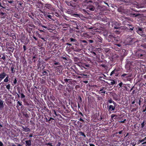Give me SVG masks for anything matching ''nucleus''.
Returning a JSON list of instances; mask_svg holds the SVG:
<instances>
[{"label":"nucleus","instance_id":"f257e3e1","mask_svg":"<svg viewBox=\"0 0 146 146\" xmlns=\"http://www.w3.org/2000/svg\"><path fill=\"white\" fill-rule=\"evenodd\" d=\"M74 71L75 73L77 75L74 74V78L75 79L77 80H74V86L76 85L75 87V90L77 91L80 88V86L79 85V83H81V81L80 80V78H81V75L80 74V72L75 71L74 69Z\"/></svg>","mask_w":146,"mask_h":146},{"label":"nucleus","instance_id":"f03ea898","mask_svg":"<svg viewBox=\"0 0 146 146\" xmlns=\"http://www.w3.org/2000/svg\"><path fill=\"white\" fill-rule=\"evenodd\" d=\"M75 64L76 65H74V66L76 70V71L77 72H79L77 70L76 68L78 69V68L76 67L77 66L79 69H81L80 68H83L85 69H88L90 68V65L89 64L86 63H82L81 62H78V64H76V63H75ZM76 71V70H75Z\"/></svg>","mask_w":146,"mask_h":146},{"label":"nucleus","instance_id":"7ed1b4c3","mask_svg":"<svg viewBox=\"0 0 146 146\" xmlns=\"http://www.w3.org/2000/svg\"><path fill=\"white\" fill-rule=\"evenodd\" d=\"M135 55L137 57L141 59L145 57V54L143 50H140L136 52Z\"/></svg>","mask_w":146,"mask_h":146},{"label":"nucleus","instance_id":"20e7f679","mask_svg":"<svg viewBox=\"0 0 146 146\" xmlns=\"http://www.w3.org/2000/svg\"><path fill=\"white\" fill-rule=\"evenodd\" d=\"M79 121V120H74V127L77 130H80V129L82 127L83 124Z\"/></svg>","mask_w":146,"mask_h":146},{"label":"nucleus","instance_id":"39448f33","mask_svg":"<svg viewBox=\"0 0 146 146\" xmlns=\"http://www.w3.org/2000/svg\"><path fill=\"white\" fill-rule=\"evenodd\" d=\"M83 115L81 112H77L75 114L74 116V119H77L78 120H79L80 121L83 122L84 120L82 119Z\"/></svg>","mask_w":146,"mask_h":146},{"label":"nucleus","instance_id":"423d86ee","mask_svg":"<svg viewBox=\"0 0 146 146\" xmlns=\"http://www.w3.org/2000/svg\"><path fill=\"white\" fill-rule=\"evenodd\" d=\"M107 38L109 42H112L117 41L115 35L113 34L109 35L108 36Z\"/></svg>","mask_w":146,"mask_h":146},{"label":"nucleus","instance_id":"0eeeda50","mask_svg":"<svg viewBox=\"0 0 146 146\" xmlns=\"http://www.w3.org/2000/svg\"><path fill=\"white\" fill-rule=\"evenodd\" d=\"M119 71L120 68H115L111 72L110 75L112 76L113 74H115V76H119Z\"/></svg>","mask_w":146,"mask_h":146},{"label":"nucleus","instance_id":"6e6552de","mask_svg":"<svg viewBox=\"0 0 146 146\" xmlns=\"http://www.w3.org/2000/svg\"><path fill=\"white\" fill-rule=\"evenodd\" d=\"M111 25L113 28L114 29H118L120 28L121 24L115 21L111 22Z\"/></svg>","mask_w":146,"mask_h":146},{"label":"nucleus","instance_id":"1a4fd4ad","mask_svg":"<svg viewBox=\"0 0 146 146\" xmlns=\"http://www.w3.org/2000/svg\"><path fill=\"white\" fill-rule=\"evenodd\" d=\"M79 43L76 40L74 39V50L76 51H79L80 49L78 48Z\"/></svg>","mask_w":146,"mask_h":146},{"label":"nucleus","instance_id":"9d476101","mask_svg":"<svg viewBox=\"0 0 146 146\" xmlns=\"http://www.w3.org/2000/svg\"><path fill=\"white\" fill-rule=\"evenodd\" d=\"M107 89L105 87H102L100 88V89L98 92L99 94H101V95L103 96H105V94L106 92V90Z\"/></svg>","mask_w":146,"mask_h":146},{"label":"nucleus","instance_id":"9b49d317","mask_svg":"<svg viewBox=\"0 0 146 146\" xmlns=\"http://www.w3.org/2000/svg\"><path fill=\"white\" fill-rule=\"evenodd\" d=\"M79 27L78 26L76 21H74V29H76L78 30H75V29H74V33H75V31L76 32H78V33L80 32V31H79Z\"/></svg>","mask_w":146,"mask_h":146},{"label":"nucleus","instance_id":"f8f14e48","mask_svg":"<svg viewBox=\"0 0 146 146\" xmlns=\"http://www.w3.org/2000/svg\"><path fill=\"white\" fill-rule=\"evenodd\" d=\"M135 39L134 38H132L131 36H128L127 38V41L128 44H132Z\"/></svg>","mask_w":146,"mask_h":146},{"label":"nucleus","instance_id":"ddd939ff","mask_svg":"<svg viewBox=\"0 0 146 146\" xmlns=\"http://www.w3.org/2000/svg\"><path fill=\"white\" fill-rule=\"evenodd\" d=\"M111 95L113 100L116 101H118L120 100V98L119 96H118L116 94L113 93Z\"/></svg>","mask_w":146,"mask_h":146},{"label":"nucleus","instance_id":"4468645a","mask_svg":"<svg viewBox=\"0 0 146 146\" xmlns=\"http://www.w3.org/2000/svg\"><path fill=\"white\" fill-rule=\"evenodd\" d=\"M88 3L86 5V9L87 11H94V7L92 5H87Z\"/></svg>","mask_w":146,"mask_h":146},{"label":"nucleus","instance_id":"2eb2a0df","mask_svg":"<svg viewBox=\"0 0 146 146\" xmlns=\"http://www.w3.org/2000/svg\"><path fill=\"white\" fill-rule=\"evenodd\" d=\"M119 106V105L117 104H116V105H115V106L114 105H113V106L110 105L109 106V108L108 109V110L109 111H114L115 110V108L116 109L117 108V106Z\"/></svg>","mask_w":146,"mask_h":146},{"label":"nucleus","instance_id":"dca6fc26","mask_svg":"<svg viewBox=\"0 0 146 146\" xmlns=\"http://www.w3.org/2000/svg\"><path fill=\"white\" fill-rule=\"evenodd\" d=\"M137 33L141 35V36L143 35V28L141 27H139L138 28V30L137 31Z\"/></svg>","mask_w":146,"mask_h":146},{"label":"nucleus","instance_id":"f3484780","mask_svg":"<svg viewBox=\"0 0 146 146\" xmlns=\"http://www.w3.org/2000/svg\"><path fill=\"white\" fill-rule=\"evenodd\" d=\"M121 78H128L131 77V75L128 74H123L121 75Z\"/></svg>","mask_w":146,"mask_h":146},{"label":"nucleus","instance_id":"a211bd4d","mask_svg":"<svg viewBox=\"0 0 146 146\" xmlns=\"http://www.w3.org/2000/svg\"><path fill=\"white\" fill-rule=\"evenodd\" d=\"M99 119V117L98 115L96 114L93 117V120L94 122H97Z\"/></svg>","mask_w":146,"mask_h":146},{"label":"nucleus","instance_id":"6ab92c4d","mask_svg":"<svg viewBox=\"0 0 146 146\" xmlns=\"http://www.w3.org/2000/svg\"><path fill=\"white\" fill-rule=\"evenodd\" d=\"M6 75V74L4 72H3L0 74V82L4 78Z\"/></svg>","mask_w":146,"mask_h":146},{"label":"nucleus","instance_id":"aec40b11","mask_svg":"<svg viewBox=\"0 0 146 146\" xmlns=\"http://www.w3.org/2000/svg\"><path fill=\"white\" fill-rule=\"evenodd\" d=\"M105 82L107 83L109 85H113L115 83V81L114 80H111V81H110L109 82Z\"/></svg>","mask_w":146,"mask_h":146},{"label":"nucleus","instance_id":"412c9836","mask_svg":"<svg viewBox=\"0 0 146 146\" xmlns=\"http://www.w3.org/2000/svg\"><path fill=\"white\" fill-rule=\"evenodd\" d=\"M78 135H80L81 136V137H82L83 138H84L85 137H86V135L84 134V133L80 131L78 133Z\"/></svg>","mask_w":146,"mask_h":146},{"label":"nucleus","instance_id":"4be33fe9","mask_svg":"<svg viewBox=\"0 0 146 146\" xmlns=\"http://www.w3.org/2000/svg\"><path fill=\"white\" fill-rule=\"evenodd\" d=\"M45 7L49 9H51L52 10H54L53 8H52V9H51V5L50 4H45Z\"/></svg>","mask_w":146,"mask_h":146},{"label":"nucleus","instance_id":"5701e85b","mask_svg":"<svg viewBox=\"0 0 146 146\" xmlns=\"http://www.w3.org/2000/svg\"><path fill=\"white\" fill-rule=\"evenodd\" d=\"M117 116L116 115L114 114H112L111 115V119L113 120H114L113 119H116L117 118Z\"/></svg>","mask_w":146,"mask_h":146},{"label":"nucleus","instance_id":"b1692460","mask_svg":"<svg viewBox=\"0 0 146 146\" xmlns=\"http://www.w3.org/2000/svg\"><path fill=\"white\" fill-rule=\"evenodd\" d=\"M108 102L110 103H113L115 106L116 105V103L113 101L111 98H109L108 100Z\"/></svg>","mask_w":146,"mask_h":146},{"label":"nucleus","instance_id":"393cba45","mask_svg":"<svg viewBox=\"0 0 146 146\" xmlns=\"http://www.w3.org/2000/svg\"><path fill=\"white\" fill-rule=\"evenodd\" d=\"M74 60L75 62H76V64H78V62H80V60L79 58L78 57H76L74 56Z\"/></svg>","mask_w":146,"mask_h":146},{"label":"nucleus","instance_id":"a878e982","mask_svg":"<svg viewBox=\"0 0 146 146\" xmlns=\"http://www.w3.org/2000/svg\"><path fill=\"white\" fill-rule=\"evenodd\" d=\"M97 39L98 41L102 43L103 39L100 36H98L97 37Z\"/></svg>","mask_w":146,"mask_h":146},{"label":"nucleus","instance_id":"bb28decb","mask_svg":"<svg viewBox=\"0 0 146 146\" xmlns=\"http://www.w3.org/2000/svg\"><path fill=\"white\" fill-rule=\"evenodd\" d=\"M3 107V102L2 100H0V109H1Z\"/></svg>","mask_w":146,"mask_h":146},{"label":"nucleus","instance_id":"cd10ccee","mask_svg":"<svg viewBox=\"0 0 146 146\" xmlns=\"http://www.w3.org/2000/svg\"><path fill=\"white\" fill-rule=\"evenodd\" d=\"M25 142L27 145L28 146H31V140L26 141Z\"/></svg>","mask_w":146,"mask_h":146},{"label":"nucleus","instance_id":"c85d7f7f","mask_svg":"<svg viewBox=\"0 0 146 146\" xmlns=\"http://www.w3.org/2000/svg\"><path fill=\"white\" fill-rule=\"evenodd\" d=\"M118 85L119 86V87L120 88L125 87V86H124L125 84H123V83L122 82H121L119 83Z\"/></svg>","mask_w":146,"mask_h":146},{"label":"nucleus","instance_id":"c756f323","mask_svg":"<svg viewBox=\"0 0 146 146\" xmlns=\"http://www.w3.org/2000/svg\"><path fill=\"white\" fill-rule=\"evenodd\" d=\"M22 127L23 129L26 132L29 131H30V129L28 128L24 127Z\"/></svg>","mask_w":146,"mask_h":146},{"label":"nucleus","instance_id":"7c9ffc66","mask_svg":"<svg viewBox=\"0 0 146 146\" xmlns=\"http://www.w3.org/2000/svg\"><path fill=\"white\" fill-rule=\"evenodd\" d=\"M146 124L145 121H144L141 124V128H143Z\"/></svg>","mask_w":146,"mask_h":146},{"label":"nucleus","instance_id":"2f4dec72","mask_svg":"<svg viewBox=\"0 0 146 146\" xmlns=\"http://www.w3.org/2000/svg\"><path fill=\"white\" fill-rule=\"evenodd\" d=\"M128 25L129 26H129L131 27V28H129V31H133L134 29V27L131 25Z\"/></svg>","mask_w":146,"mask_h":146},{"label":"nucleus","instance_id":"473e14b6","mask_svg":"<svg viewBox=\"0 0 146 146\" xmlns=\"http://www.w3.org/2000/svg\"><path fill=\"white\" fill-rule=\"evenodd\" d=\"M143 99L141 98H140L139 99L138 104H139V106H140L141 105V103L143 101Z\"/></svg>","mask_w":146,"mask_h":146},{"label":"nucleus","instance_id":"72a5a7b5","mask_svg":"<svg viewBox=\"0 0 146 146\" xmlns=\"http://www.w3.org/2000/svg\"><path fill=\"white\" fill-rule=\"evenodd\" d=\"M141 46L144 49H146V43H143L141 45Z\"/></svg>","mask_w":146,"mask_h":146},{"label":"nucleus","instance_id":"f704fd0d","mask_svg":"<svg viewBox=\"0 0 146 146\" xmlns=\"http://www.w3.org/2000/svg\"><path fill=\"white\" fill-rule=\"evenodd\" d=\"M92 96H88V102H92Z\"/></svg>","mask_w":146,"mask_h":146},{"label":"nucleus","instance_id":"c9c22d12","mask_svg":"<svg viewBox=\"0 0 146 146\" xmlns=\"http://www.w3.org/2000/svg\"><path fill=\"white\" fill-rule=\"evenodd\" d=\"M96 96H97V100H102L103 99L102 97L98 95H97Z\"/></svg>","mask_w":146,"mask_h":146},{"label":"nucleus","instance_id":"e433bc0d","mask_svg":"<svg viewBox=\"0 0 146 146\" xmlns=\"http://www.w3.org/2000/svg\"><path fill=\"white\" fill-rule=\"evenodd\" d=\"M144 78L146 79V75L144 76ZM143 85H144L145 86H146V81H144L143 82Z\"/></svg>","mask_w":146,"mask_h":146},{"label":"nucleus","instance_id":"4c0bfd02","mask_svg":"<svg viewBox=\"0 0 146 146\" xmlns=\"http://www.w3.org/2000/svg\"><path fill=\"white\" fill-rule=\"evenodd\" d=\"M8 76H7L4 80V81L5 82H7L8 81Z\"/></svg>","mask_w":146,"mask_h":146},{"label":"nucleus","instance_id":"58836bf2","mask_svg":"<svg viewBox=\"0 0 146 146\" xmlns=\"http://www.w3.org/2000/svg\"><path fill=\"white\" fill-rule=\"evenodd\" d=\"M6 88L9 90L10 88V84H8L6 86Z\"/></svg>","mask_w":146,"mask_h":146},{"label":"nucleus","instance_id":"ea45409f","mask_svg":"<svg viewBox=\"0 0 146 146\" xmlns=\"http://www.w3.org/2000/svg\"><path fill=\"white\" fill-rule=\"evenodd\" d=\"M123 132V130H121V131H119L118 132H116V134H121Z\"/></svg>","mask_w":146,"mask_h":146},{"label":"nucleus","instance_id":"a19ab883","mask_svg":"<svg viewBox=\"0 0 146 146\" xmlns=\"http://www.w3.org/2000/svg\"><path fill=\"white\" fill-rule=\"evenodd\" d=\"M144 141H145V140H144V138H143V139H142V140H139V142L140 143H141L142 142H143Z\"/></svg>","mask_w":146,"mask_h":146},{"label":"nucleus","instance_id":"79ce46f5","mask_svg":"<svg viewBox=\"0 0 146 146\" xmlns=\"http://www.w3.org/2000/svg\"><path fill=\"white\" fill-rule=\"evenodd\" d=\"M144 138V140H145V141H144V142H143L142 144V145H144V144H146V137H145Z\"/></svg>","mask_w":146,"mask_h":146},{"label":"nucleus","instance_id":"37998d69","mask_svg":"<svg viewBox=\"0 0 146 146\" xmlns=\"http://www.w3.org/2000/svg\"><path fill=\"white\" fill-rule=\"evenodd\" d=\"M88 42L89 43H92L94 42V41L92 40H88Z\"/></svg>","mask_w":146,"mask_h":146},{"label":"nucleus","instance_id":"c03bdc74","mask_svg":"<svg viewBox=\"0 0 146 146\" xmlns=\"http://www.w3.org/2000/svg\"><path fill=\"white\" fill-rule=\"evenodd\" d=\"M91 52L92 54H93L94 56H96V54L95 52L94 51H92Z\"/></svg>","mask_w":146,"mask_h":146},{"label":"nucleus","instance_id":"a18cd8bd","mask_svg":"<svg viewBox=\"0 0 146 146\" xmlns=\"http://www.w3.org/2000/svg\"><path fill=\"white\" fill-rule=\"evenodd\" d=\"M99 66H101L102 67H104V68H105V67H106V66H105V64H100L99 65Z\"/></svg>","mask_w":146,"mask_h":146},{"label":"nucleus","instance_id":"49530a36","mask_svg":"<svg viewBox=\"0 0 146 146\" xmlns=\"http://www.w3.org/2000/svg\"><path fill=\"white\" fill-rule=\"evenodd\" d=\"M134 7H135L137 8H140V6L139 5L137 4H135L134 5Z\"/></svg>","mask_w":146,"mask_h":146},{"label":"nucleus","instance_id":"de8ad7c7","mask_svg":"<svg viewBox=\"0 0 146 146\" xmlns=\"http://www.w3.org/2000/svg\"><path fill=\"white\" fill-rule=\"evenodd\" d=\"M14 68L13 67H11V70L12 71V73H13V71H14Z\"/></svg>","mask_w":146,"mask_h":146},{"label":"nucleus","instance_id":"09e8293b","mask_svg":"<svg viewBox=\"0 0 146 146\" xmlns=\"http://www.w3.org/2000/svg\"><path fill=\"white\" fill-rule=\"evenodd\" d=\"M47 16L49 19H51L52 16L50 15H47Z\"/></svg>","mask_w":146,"mask_h":146},{"label":"nucleus","instance_id":"8fccbe9b","mask_svg":"<svg viewBox=\"0 0 146 146\" xmlns=\"http://www.w3.org/2000/svg\"><path fill=\"white\" fill-rule=\"evenodd\" d=\"M17 82V80L16 79V78H15V79L14 80L13 82V83L14 84H16Z\"/></svg>","mask_w":146,"mask_h":146},{"label":"nucleus","instance_id":"3c124183","mask_svg":"<svg viewBox=\"0 0 146 146\" xmlns=\"http://www.w3.org/2000/svg\"><path fill=\"white\" fill-rule=\"evenodd\" d=\"M131 102L132 104H134L135 103V100H131Z\"/></svg>","mask_w":146,"mask_h":146},{"label":"nucleus","instance_id":"603ef678","mask_svg":"<svg viewBox=\"0 0 146 146\" xmlns=\"http://www.w3.org/2000/svg\"><path fill=\"white\" fill-rule=\"evenodd\" d=\"M17 104L19 105V106H21L22 105L21 102H20L19 101H18Z\"/></svg>","mask_w":146,"mask_h":146},{"label":"nucleus","instance_id":"864d4df0","mask_svg":"<svg viewBox=\"0 0 146 146\" xmlns=\"http://www.w3.org/2000/svg\"><path fill=\"white\" fill-rule=\"evenodd\" d=\"M1 58L3 59L4 60H5V57L4 55H3L2 56Z\"/></svg>","mask_w":146,"mask_h":146},{"label":"nucleus","instance_id":"5fc2aeb1","mask_svg":"<svg viewBox=\"0 0 146 146\" xmlns=\"http://www.w3.org/2000/svg\"><path fill=\"white\" fill-rule=\"evenodd\" d=\"M25 97V95L23 94H21V98H24Z\"/></svg>","mask_w":146,"mask_h":146},{"label":"nucleus","instance_id":"6e6d98bb","mask_svg":"<svg viewBox=\"0 0 146 146\" xmlns=\"http://www.w3.org/2000/svg\"><path fill=\"white\" fill-rule=\"evenodd\" d=\"M126 120V119H124L122 121L121 120L120 121V122L122 123H124L125 122V121Z\"/></svg>","mask_w":146,"mask_h":146},{"label":"nucleus","instance_id":"4d7b16f0","mask_svg":"<svg viewBox=\"0 0 146 146\" xmlns=\"http://www.w3.org/2000/svg\"><path fill=\"white\" fill-rule=\"evenodd\" d=\"M115 45L119 47H121V45L120 44H115Z\"/></svg>","mask_w":146,"mask_h":146},{"label":"nucleus","instance_id":"13d9d810","mask_svg":"<svg viewBox=\"0 0 146 146\" xmlns=\"http://www.w3.org/2000/svg\"><path fill=\"white\" fill-rule=\"evenodd\" d=\"M82 42H83L84 43H85L86 44L87 43V41H86L85 40H82Z\"/></svg>","mask_w":146,"mask_h":146},{"label":"nucleus","instance_id":"bf43d9fd","mask_svg":"<svg viewBox=\"0 0 146 146\" xmlns=\"http://www.w3.org/2000/svg\"><path fill=\"white\" fill-rule=\"evenodd\" d=\"M3 143L0 141V146H3Z\"/></svg>","mask_w":146,"mask_h":146},{"label":"nucleus","instance_id":"052dcab7","mask_svg":"<svg viewBox=\"0 0 146 146\" xmlns=\"http://www.w3.org/2000/svg\"><path fill=\"white\" fill-rule=\"evenodd\" d=\"M102 119H103V118L102 117V116H100V118H99V121H101L102 120Z\"/></svg>","mask_w":146,"mask_h":146},{"label":"nucleus","instance_id":"680f3d73","mask_svg":"<svg viewBox=\"0 0 146 146\" xmlns=\"http://www.w3.org/2000/svg\"><path fill=\"white\" fill-rule=\"evenodd\" d=\"M23 48L24 51L26 50V46L25 45L23 46Z\"/></svg>","mask_w":146,"mask_h":146},{"label":"nucleus","instance_id":"e2e57ef3","mask_svg":"<svg viewBox=\"0 0 146 146\" xmlns=\"http://www.w3.org/2000/svg\"><path fill=\"white\" fill-rule=\"evenodd\" d=\"M78 98L80 100V102H82V98L80 96H79L78 97Z\"/></svg>","mask_w":146,"mask_h":146},{"label":"nucleus","instance_id":"0e129e2a","mask_svg":"<svg viewBox=\"0 0 146 146\" xmlns=\"http://www.w3.org/2000/svg\"><path fill=\"white\" fill-rule=\"evenodd\" d=\"M89 145L90 146H95V145L93 144L90 143Z\"/></svg>","mask_w":146,"mask_h":146},{"label":"nucleus","instance_id":"69168bd1","mask_svg":"<svg viewBox=\"0 0 146 146\" xmlns=\"http://www.w3.org/2000/svg\"><path fill=\"white\" fill-rule=\"evenodd\" d=\"M42 27H44L45 28H46V29L47 28V27H46V26H44V25H42Z\"/></svg>","mask_w":146,"mask_h":146},{"label":"nucleus","instance_id":"338daca9","mask_svg":"<svg viewBox=\"0 0 146 146\" xmlns=\"http://www.w3.org/2000/svg\"><path fill=\"white\" fill-rule=\"evenodd\" d=\"M55 14H56V16L58 17V13L57 12H55Z\"/></svg>","mask_w":146,"mask_h":146},{"label":"nucleus","instance_id":"774afa93","mask_svg":"<svg viewBox=\"0 0 146 146\" xmlns=\"http://www.w3.org/2000/svg\"><path fill=\"white\" fill-rule=\"evenodd\" d=\"M135 90H133L132 92V94H134V93H135Z\"/></svg>","mask_w":146,"mask_h":146}]
</instances>
